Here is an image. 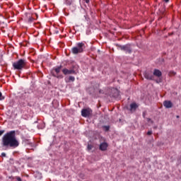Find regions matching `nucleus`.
I'll list each match as a JSON object with an SVG mask.
<instances>
[{"label":"nucleus","instance_id":"obj_13","mask_svg":"<svg viewBox=\"0 0 181 181\" xmlns=\"http://www.w3.org/2000/svg\"><path fill=\"white\" fill-rule=\"evenodd\" d=\"M62 69V66H58L57 68L55 69V71L57 74H59V73H60V70Z\"/></svg>","mask_w":181,"mask_h":181},{"label":"nucleus","instance_id":"obj_14","mask_svg":"<svg viewBox=\"0 0 181 181\" xmlns=\"http://www.w3.org/2000/svg\"><path fill=\"white\" fill-rule=\"evenodd\" d=\"M69 81H74V80H76V78H74V76H69Z\"/></svg>","mask_w":181,"mask_h":181},{"label":"nucleus","instance_id":"obj_15","mask_svg":"<svg viewBox=\"0 0 181 181\" xmlns=\"http://www.w3.org/2000/svg\"><path fill=\"white\" fill-rule=\"evenodd\" d=\"M91 149H93V146H91V144H88V150L91 151Z\"/></svg>","mask_w":181,"mask_h":181},{"label":"nucleus","instance_id":"obj_3","mask_svg":"<svg viewBox=\"0 0 181 181\" xmlns=\"http://www.w3.org/2000/svg\"><path fill=\"white\" fill-rule=\"evenodd\" d=\"M25 66H26V60L25 59H19L13 64L15 70H22Z\"/></svg>","mask_w":181,"mask_h":181},{"label":"nucleus","instance_id":"obj_6","mask_svg":"<svg viewBox=\"0 0 181 181\" xmlns=\"http://www.w3.org/2000/svg\"><path fill=\"white\" fill-rule=\"evenodd\" d=\"M62 73H64V74L67 75V74H74L76 73L75 70L73 69H64L62 70Z\"/></svg>","mask_w":181,"mask_h":181},{"label":"nucleus","instance_id":"obj_18","mask_svg":"<svg viewBox=\"0 0 181 181\" xmlns=\"http://www.w3.org/2000/svg\"><path fill=\"white\" fill-rule=\"evenodd\" d=\"M16 180L18 181H22V179H21V177H16Z\"/></svg>","mask_w":181,"mask_h":181},{"label":"nucleus","instance_id":"obj_4","mask_svg":"<svg viewBox=\"0 0 181 181\" xmlns=\"http://www.w3.org/2000/svg\"><path fill=\"white\" fill-rule=\"evenodd\" d=\"M91 112H93V111L90 108L83 109L81 110V115L85 117H90V115H91Z\"/></svg>","mask_w":181,"mask_h":181},{"label":"nucleus","instance_id":"obj_25","mask_svg":"<svg viewBox=\"0 0 181 181\" xmlns=\"http://www.w3.org/2000/svg\"><path fill=\"white\" fill-rule=\"evenodd\" d=\"M165 2H169V0H164Z\"/></svg>","mask_w":181,"mask_h":181},{"label":"nucleus","instance_id":"obj_5","mask_svg":"<svg viewBox=\"0 0 181 181\" xmlns=\"http://www.w3.org/2000/svg\"><path fill=\"white\" fill-rule=\"evenodd\" d=\"M121 50H124V52H126V53H131L132 52V49H131V46L129 45H123L120 47Z\"/></svg>","mask_w":181,"mask_h":181},{"label":"nucleus","instance_id":"obj_19","mask_svg":"<svg viewBox=\"0 0 181 181\" xmlns=\"http://www.w3.org/2000/svg\"><path fill=\"white\" fill-rule=\"evenodd\" d=\"M147 134H148V135H152V131H148V132H147Z\"/></svg>","mask_w":181,"mask_h":181},{"label":"nucleus","instance_id":"obj_12","mask_svg":"<svg viewBox=\"0 0 181 181\" xmlns=\"http://www.w3.org/2000/svg\"><path fill=\"white\" fill-rule=\"evenodd\" d=\"M73 0H64L65 5H68V6H70L71 5V2Z\"/></svg>","mask_w":181,"mask_h":181},{"label":"nucleus","instance_id":"obj_8","mask_svg":"<svg viewBox=\"0 0 181 181\" xmlns=\"http://www.w3.org/2000/svg\"><path fill=\"white\" fill-rule=\"evenodd\" d=\"M138 104H136V103H133L130 105V111L131 112H134L136 108H138Z\"/></svg>","mask_w":181,"mask_h":181},{"label":"nucleus","instance_id":"obj_9","mask_svg":"<svg viewBox=\"0 0 181 181\" xmlns=\"http://www.w3.org/2000/svg\"><path fill=\"white\" fill-rule=\"evenodd\" d=\"M107 147H108V144H107V143H102L100 145V151H106Z\"/></svg>","mask_w":181,"mask_h":181},{"label":"nucleus","instance_id":"obj_7","mask_svg":"<svg viewBox=\"0 0 181 181\" xmlns=\"http://www.w3.org/2000/svg\"><path fill=\"white\" fill-rule=\"evenodd\" d=\"M163 105L165 107V108H172V107H173V104L170 100L164 101Z\"/></svg>","mask_w":181,"mask_h":181},{"label":"nucleus","instance_id":"obj_1","mask_svg":"<svg viewBox=\"0 0 181 181\" xmlns=\"http://www.w3.org/2000/svg\"><path fill=\"white\" fill-rule=\"evenodd\" d=\"M1 146L4 151L9 148H18L19 141L16 139L15 131H11L5 134L1 139Z\"/></svg>","mask_w":181,"mask_h":181},{"label":"nucleus","instance_id":"obj_2","mask_svg":"<svg viewBox=\"0 0 181 181\" xmlns=\"http://www.w3.org/2000/svg\"><path fill=\"white\" fill-rule=\"evenodd\" d=\"M84 50V43L78 42L76 47H74L71 49V52L74 54H78V53H83Z\"/></svg>","mask_w":181,"mask_h":181},{"label":"nucleus","instance_id":"obj_24","mask_svg":"<svg viewBox=\"0 0 181 181\" xmlns=\"http://www.w3.org/2000/svg\"><path fill=\"white\" fill-rule=\"evenodd\" d=\"M89 2H90V0H86V4H89Z\"/></svg>","mask_w":181,"mask_h":181},{"label":"nucleus","instance_id":"obj_22","mask_svg":"<svg viewBox=\"0 0 181 181\" xmlns=\"http://www.w3.org/2000/svg\"><path fill=\"white\" fill-rule=\"evenodd\" d=\"M105 129L106 131H108V129H110V127H105Z\"/></svg>","mask_w":181,"mask_h":181},{"label":"nucleus","instance_id":"obj_10","mask_svg":"<svg viewBox=\"0 0 181 181\" xmlns=\"http://www.w3.org/2000/svg\"><path fill=\"white\" fill-rule=\"evenodd\" d=\"M153 76L160 77L162 76V72L159 69H155L153 71Z\"/></svg>","mask_w":181,"mask_h":181},{"label":"nucleus","instance_id":"obj_21","mask_svg":"<svg viewBox=\"0 0 181 181\" xmlns=\"http://www.w3.org/2000/svg\"><path fill=\"white\" fill-rule=\"evenodd\" d=\"M1 156H6V154L5 153H2Z\"/></svg>","mask_w":181,"mask_h":181},{"label":"nucleus","instance_id":"obj_20","mask_svg":"<svg viewBox=\"0 0 181 181\" xmlns=\"http://www.w3.org/2000/svg\"><path fill=\"white\" fill-rule=\"evenodd\" d=\"M147 121H148V123L152 124V121H151V119H147Z\"/></svg>","mask_w":181,"mask_h":181},{"label":"nucleus","instance_id":"obj_17","mask_svg":"<svg viewBox=\"0 0 181 181\" xmlns=\"http://www.w3.org/2000/svg\"><path fill=\"white\" fill-rule=\"evenodd\" d=\"M5 98L2 95V93L0 92V100H4Z\"/></svg>","mask_w":181,"mask_h":181},{"label":"nucleus","instance_id":"obj_11","mask_svg":"<svg viewBox=\"0 0 181 181\" xmlns=\"http://www.w3.org/2000/svg\"><path fill=\"white\" fill-rule=\"evenodd\" d=\"M145 78L147 80H153V76L152 74H150L149 73H146L144 74Z\"/></svg>","mask_w":181,"mask_h":181},{"label":"nucleus","instance_id":"obj_16","mask_svg":"<svg viewBox=\"0 0 181 181\" xmlns=\"http://www.w3.org/2000/svg\"><path fill=\"white\" fill-rule=\"evenodd\" d=\"M5 133V130H0V136H2Z\"/></svg>","mask_w":181,"mask_h":181},{"label":"nucleus","instance_id":"obj_23","mask_svg":"<svg viewBox=\"0 0 181 181\" xmlns=\"http://www.w3.org/2000/svg\"><path fill=\"white\" fill-rule=\"evenodd\" d=\"M33 21V18H29V21H30V22H32Z\"/></svg>","mask_w":181,"mask_h":181}]
</instances>
